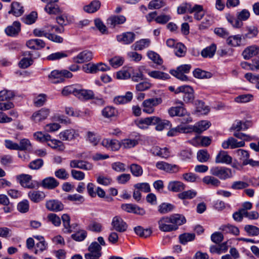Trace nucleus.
<instances>
[{"label": "nucleus", "instance_id": "f257e3e1", "mask_svg": "<svg viewBox=\"0 0 259 259\" xmlns=\"http://www.w3.org/2000/svg\"><path fill=\"white\" fill-rule=\"evenodd\" d=\"M186 222L184 215L175 213L161 218L158 221V228L162 232H168L178 229L179 226Z\"/></svg>", "mask_w": 259, "mask_h": 259}, {"label": "nucleus", "instance_id": "f03ea898", "mask_svg": "<svg viewBox=\"0 0 259 259\" xmlns=\"http://www.w3.org/2000/svg\"><path fill=\"white\" fill-rule=\"evenodd\" d=\"M210 174L222 180H226L232 178L235 172L231 169L225 166H215L210 169Z\"/></svg>", "mask_w": 259, "mask_h": 259}, {"label": "nucleus", "instance_id": "7ed1b4c3", "mask_svg": "<svg viewBox=\"0 0 259 259\" xmlns=\"http://www.w3.org/2000/svg\"><path fill=\"white\" fill-rule=\"evenodd\" d=\"M168 112L169 115L172 117L175 116L185 117L182 119V123L186 124L192 121V118L183 106L172 107L168 109Z\"/></svg>", "mask_w": 259, "mask_h": 259}, {"label": "nucleus", "instance_id": "20e7f679", "mask_svg": "<svg viewBox=\"0 0 259 259\" xmlns=\"http://www.w3.org/2000/svg\"><path fill=\"white\" fill-rule=\"evenodd\" d=\"M162 102L161 98H151L144 100L142 103L143 112L152 114L154 112V107L158 106Z\"/></svg>", "mask_w": 259, "mask_h": 259}, {"label": "nucleus", "instance_id": "39448f33", "mask_svg": "<svg viewBox=\"0 0 259 259\" xmlns=\"http://www.w3.org/2000/svg\"><path fill=\"white\" fill-rule=\"evenodd\" d=\"M178 92L183 93V101L186 103H190L193 102L194 99V90L189 85H182L179 87Z\"/></svg>", "mask_w": 259, "mask_h": 259}, {"label": "nucleus", "instance_id": "423d86ee", "mask_svg": "<svg viewBox=\"0 0 259 259\" xmlns=\"http://www.w3.org/2000/svg\"><path fill=\"white\" fill-rule=\"evenodd\" d=\"M102 247L97 242H92L88 247L89 253H85V259H91V257H100L102 255Z\"/></svg>", "mask_w": 259, "mask_h": 259}, {"label": "nucleus", "instance_id": "0eeeda50", "mask_svg": "<svg viewBox=\"0 0 259 259\" xmlns=\"http://www.w3.org/2000/svg\"><path fill=\"white\" fill-rule=\"evenodd\" d=\"M113 230L118 232H124L127 228V224L118 215L113 217L111 222Z\"/></svg>", "mask_w": 259, "mask_h": 259}, {"label": "nucleus", "instance_id": "6e6552de", "mask_svg": "<svg viewBox=\"0 0 259 259\" xmlns=\"http://www.w3.org/2000/svg\"><path fill=\"white\" fill-rule=\"evenodd\" d=\"M136 38V34L133 32L128 31L116 36V39L123 45H130L133 43Z\"/></svg>", "mask_w": 259, "mask_h": 259}, {"label": "nucleus", "instance_id": "1a4fd4ad", "mask_svg": "<svg viewBox=\"0 0 259 259\" xmlns=\"http://www.w3.org/2000/svg\"><path fill=\"white\" fill-rule=\"evenodd\" d=\"M93 53L89 50H84L73 58V61L76 63L81 64L90 61L93 59Z\"/></svg>", "mask_w": 259, "mask_h": 259}, {"label": "nucleus", "instance_id": "9d476101", "mask_svg": "<svg viewBox=\"0 0 259 259\" xmlns=\"http://www.w3.org/2000/svg\"><path fill=\"white\" fill-rule=\"evenodd\" d=\"M189 13L193 14L194 19L198 21L202 19L205 14L202 5L195 4L193 6L191 4Z\"/></svg>", "mask_w": 259, "mask_h": 259}, {"label": "nucleus", "instance_id": "9b49d317", "mask_svg": "<svg viewBox=\"0 0 259 259\" xmlns=\"http://www.w3.org/2000/svg\"><path fill=\"white\" fill-rule=\"evenodd\" d=\"M17 180L20 185L29 189H33L35 187L34 184L31 182L32 176L27 174H21L16 177Z\"/></svg>", "mask_w": 259, "mask_h": 259}, {"label": "nucleus", "instance_id": "f8f14e48", "mask_svg": "<svg viewBox=\"0 0 259 259\" xmlns=\"http://www.w3.org/2000/svg\"><path fill=\"white\" fill-rule=\"evenodd\" d=\"M69 165L71 168H78L86 170H91L93 167V164L90 162L80 160H71Z\"/></svg>", "mask_w": 259, "mask_h": 259}, {"label": "nucleus", "instance_id": "ddd939ff", "mask_svg": "<svg viewBox=\"0 0 259 259\" xmlns=\"http://www.w3.org/2000/svg\"><path fill=\"white\" fill-rule=\"evenodd\" d=\"M126 21L125 17L123 15H114L110 17L107 20V25L112 28L123 24Z\"/></svg>", "mask_w": 259, "mask_h": 259}, {"label": "nucleus", "instance_id": "4468645a", "mask_svg": "<svg viewBox=\"0 0 259 259\" xmlns=\"http://www.w3.org/2000/svg\"><path fill=\"white\" fill-rule=\"evenodd\" d=\"M46 207L50 211L58 212L63 209L64 205L58 200L52 199L46 202Z\"/></svg>", "mask_w": 259, "mask_h": 259}, {"label": "nucleus", "instance_id": "2eb2a0df", "mask_svg": "<svg viewBox=\"0 0 259 259\" xmlns=\"http://www.w3.org/2000/svg\"><path fill=\"white\" fill-rule=\"evenodd\" d=\"M50 113V109L46 108H42L39 110L33 113L31 119L35 122H39L46 119Z\"/></svg>", "mask_w": 259, "mask_h": 259}, {"label": "nucleus", "instance_id": "dca6fc26", "mask_svg": "<svg viewBox=\"0 0 259 259\" xmlns=\"http://www.w3.org/2000/svg\"><path fill=\"white\" fill-rule=\"evenodd\" d=\"M94 94L92 90H84L77 85L75 97L80 100H88L94 98Z\"/></svg>", "mask_w": 259, "mask_h": 259}, {"label": "nucleus", "instance_id": "f3484780", "mask_svg": "<svg viewBox=\"0 0 259 259\" xmlns=\"http://www.w3.org/2000/svg\"><path fill=\"white\" fill-rule=\"evenodd\" d=\"M59 181L55 178L49 177L44 179L41 181V185L45 189L52 190L57 188L59 185Z\"/></svg>", "mask_w": 259, "mask_h": 259}, {"label": "nucleus", "instance_id": "a211bd4d", "mask_svg": "<svg viewBox=\"0 0 259 259\" xmlns=\"http://www.w3.org/2000/svg\"><path fill=\"white\" fill-rule=\"evenodd\" d=\"M156 119H157L154 118V116H151L137 120L135 121V124L141 129H146L149 125H153V123H155Z\"/></svg>", "mask_w": 259, "mask_h": 259}, {"label": "nucleus", "instance_id": "6ab92c4d", "mask_svg": "<svg viewBox=\"0 0 259 259\" xmlns=\"http://www.w3.org/2000/svg\"><path fill=\"white\" fill-rule=\"evenodd\" d=\"M232 158L225 151H220L216 156L215 162L216 163L230 164Z\"/></svg>", "mask_w": 259, "mask_h": 259}, {"label": "nucleus", "instance_id": "aec40b11", "mask_svg": "<svg viewBox=\"0 0 259 259\" xmlns=\"http://www.w3.org/2000/svg\"><path fill=\"white\" fill-rule=\"evenodd\" d=\"M59 136L63 141H71L78 136V134L73 129H68L61 132Z\"/></svg>", "mask_w": 259, "mask_h": 259}, {"label": "nucleus", "instance_id": "412c9836", "mask_svg": "<svg viewBox=\"0 0 259 259\" xmlns=\"http://www.w3.org/2000/svg\"><path fill=\"white\" fill-rule=\"evenodd\" d=\"M28 197L32 202L38 203L45 199L46 195L42 191L32 190L28 192Z\"/></svg>", "mask_w": 259, "mask_h": 259}, {"label": "nucleus", "instance_id": "4be33fe9", "mask_svg": "<svg viewBox=\"0 0 259 259\" xmlns=\"http://www.w3.org/2000/svg\"><path fill=\"white\" fill-rule=\"evenodd\" d=\"M21 30V24L18 21H15L12 25L8 26L5 29L6 34L11 36L17 35Z\"/></svg>", "mask_w": 259, "mask_h": 259}, {"label": "nucleus", "instance_id": "5701e85b", "mask_svg": "<svg viewBox=\"0 0 259 259\" xmlns=\"http://www.w3.org/2000/svg\"><path fill=\"white\" fill-rule=\"evenodd\" d=\"M27 46L33 50H40L46 46L45 41L40 39H32L26 42Z\"/></svg>", "mask_w": 259, "mask_h": 259}, {"label": "nucleus", "instance_id": "b1692460", "mask_svg": "<svg viewBox=\"0 0 259 259\" xmlns=\"http://www.w3.org/2000/svg\"><path fill=\"white\" fill-rule=\"evenodd\" d=\"M185 185L180 181H174L168 183L167 189L169 191L178 192L184 190Z\"/></svg>", "mask_w": 259, "mask_h": 259}, {"label": "nucleus", "instance_id": "393cba45", "mask_svg": "<svg viewBox=\"0 0 259 259\" xmlns=\"http://www.w3.org/2000/svg\"><path fill=\"white\" fill-rule=\"evenodd\" d=\"M24 13L23 7L17 2H14L11 4V9L9 11V14H12L15 16H20Z\"/></svg>", "mask_w": 259, "mask_h": 259}, {"label": "nucleus", "instance_id": "a878e982", "mask_svg": "<svg viewBox=\"0 0 259 259\" xmlns=\"http://www.w3.org/2000/svg\"><path fill=\"white\" fill-rule=\"evenodd\" d=\"M132 99V93L127 92L124 96H119L115 97L114 102L116 104H123L130 102Z\"/></svg>", "mask_w": 259, "mask_h": 259}, {"label": "nucleus", "instance_id": "bb28decb", "mask_svg": "<svg viewBox=\"0 0 259 259\" xmlns=\"http://www.w3.org/2000/svg\"><path fill=\"white\" fill-rule=\"evenodd\" d=\"M50 81L53 83H58L64 81V78L62 77V72L58 70L52 71L49 75Z\"/></svg>", "mask_w": 259, "mask_h": 259}, {"label": "nucleus", "instance_id": "cd10ccee", "mask_svg": "<svg viewBox=\"0 0 259 259\" xmlns=\"http://www.w3.org/2000/svg\"><path fill=\"white\" fill-rule=\"evenodd\" d=\"M202 182L206 185H210L213 187H218L221 185V181L217 178L211 176H207L202 179Z\"/></svg>", "mask_w": 259, "mask_h": 259}, {"label": "nucleus", "instance_id": "c85d7f7f", "mask_svg": "<svg viewBox=\"0 0 259 259\" xmlns=\"http://www.w3.org/2000/svg\"><path fill=\"white\" fill-rule=\"evenodd\" d=\"M217 47L214 44H212L209 46L203 49L201 55L203 58H212L216 51Z\"/></svg>", "mask_w": 259, "mask_h": 259}, {"label": "nucleus", "instance_id": "c756f323", "mask_svg": "<svg viewBox=\"0 0 259 259\" xmlns=\"http://www.w3.org/2000/svg\"><path fill=\"white\" fill-rule=\"evenodd\" d=\"M150 44V40L149 39H142L136 41L133 46L134 50L141 51L148 48Z\"/></svg>", "mask_w": 259, "mask_h": 259}, {"label": "nucleus", "instance_id": "7c9ffc66", "mask_svg": "<svg viewBox=\"0 0 259 259\" xmlns=\"http://www.w3.org/2000/svg\"><path fill=\"white\" fill-rule=\"evenodd\" d=\"M154 118L157 119L155 120V123H153V125H156L155 129L157 131H161L167 126H171V124L168 120H162L157 116H154Z\"/></svg>", "mask_w": 259, "mask_h": 259}, {"label": "nucleus", "instance_id": "2f4dec72", "mask_svg": "<svg viewBox=\"0 0 259 259\" xmlns=\"http://www.w3.org/2000/svg\"><path fill=\"white\" fill-rule=\"evenodd\" d=\"M101 6V3L99 1L94 0L92 1L89 5L85 6L83 10L88 13H93L96 12Z\"/></svg>", "mask_w": 259, "mask_h": 259}, {"label": "nucleus", "instance_id": "473e14b6", "mask_svg": "<svg viewBox=\"0 0 259 259\" xmlns=\"http://www.w3.org/2000/svg\"><path fill=\"white\" fill-rule=\"evenodd\" d=\"M48 145L52 148L59 151H63L65 149V145L63 143L58 140L51 139L48 142Z\"/></svg>", "mask_w": 259, "mask_h": 259}, {"label": "nucleus", "instance_id": "72a5a7b5", "mask_svg": "<svg viewBox=\"0 0 259 259\" xmlns=\"http://www.w3.org/2000/svg\"><path fill=\"white\" fill-rule=\"evenodd\" d=\"M257 53L258 50L256 47L250 46L245 49L243 51L242 55L245 59L247 60L256 55Z\"/></svg>", "mask_w": 259, "mask_h": 259}, {"label": "nucleus", "instance_id": "f704fd0d", "mask_svg": "<svg viewBox=\"0 0 259 259\" xmlns=\"http://www.w3.org/2000/svg\"><path fill=\"white\" fill-rule=\"evenodd\" d=\"M193 74L195 78L199 79L210 78L212 76V74L210 72L199 68L195 69L193 72Z\"/></svg>", "mask_w": 259, "mask_h": 259}, {"label": "nucleus", "instance_id": "c9c22d12", "mask_svg": "<svg viewBox=\"0 0 259 259\" xmlns=\"http://www.w3.org/2000/svg\"><path fill=\"white\" fill-rule=\"evenodd\" d=\"M235 153L242 161V165L245 166V162H246L249 158V152L245 150L239 149L235 151Z\"/></svg>", "mask_w": 259, "mask_h": 259}, {"label": "nucleus", "instance_id": "e433bc0d", "mask_svg": "<svg viewBox=\"0 0 259 259\" xmlns=\"http://www.w3.org/2000/svg\"><path fill=\"white\" fill-rule=\"evenodd\" d=\"M242 37L239 34L230 36L227 39L228 45L232 47H238L240 45Z\"/></svg>", "mask_w": 259, "mask_h": 259}, {"label": "nucleus", "instance_id": "4c0bfd02", "mask_svg": "<svg viewBox=\"0 0 259 259\" xmlns=\"http://www.w3.org/2000/svg\"><path fill=\"white\" fill-rule=\"evenodd\" d=\"M220 230L225 233H231L236 236L239 234V229L237 227L231 225L222 226L220 228Z\"/></svg>", "mask_w": 259, "mask_h": 259}, {"label": "nucleus", "instance_id": "58836bf2", "mask_svg": "<svg viewBox=\"0 0 259 259\" xmlns=\"http://www.w3.org/2000/svg\"><path fill=\"white\" fill-rule=\"evenodd\" d=\"M193 142L197 143H200L202 147H208L211 143V139L208 137L196 136L193 139Z\"/></svg>", "mask_w": 259, "mask_h": 259}, {"label": "nucleus", "instance_id": "ea45409f", "mask_svg": "<svg viewBox=\"0 0 259 259\" xmlns=\"http://www.w3.org/2000/svg\"><path fill=\"white\" fill-rule=\"evenodd\" d=\"M148 74L150 77L155 79L166 80L170 78V76L168 74L160 71L155 70L150 71L148 73Z\"/></svg>", "mask_w": 259, "mask_h": 259}, {"label": "nucleus", "instance_id": "a19ab883", "mask_svg": "<svg viewBox=\"0 0 259 259\" xmlns=\"http://www.w3.org/2000/svg\"><path fill=\"white\" fill-rule=\"evenodd\" d=\"M226 18L234 28H239L243 25L242 22L229 13L226 14Z\"/></svg>", "mask_w": 259, "mask_h": 259}, {"label": "nucleus", "instance_id": "79ce46f5", "mask_svg": "<svg viewBox=\"0 0 259 259\" xmlns=\"http://www.w3.org/2000/svg\"><path fill=\"white\" fill-rule=\"evenodd\" d=\"M32 146L30 141L27 139H21L18 144V150L29 151L31 149Z\"/></svg>", "mask_w": 259, "mask_h": 259}, {"label": "nucleus", "instance_id": "37998d69", "mask_svg": "<svg viewBox=\"0 0 259 259\" xmlns=\"http://www.w3.org/2000/svg\"><path fill=\"white\" fill-rule=\"evenodd\" d=\"M197 192L194 190H189L183 191L178 194V197L181 199H191L197 195Z\"/></svg>", "mask_w": 259, "mask_h": 259}, {"label": "nucleus", "instance_id": "c03bdc74", "mask_svg": "<svg viewBox=\"0 0 259 259\" xmlns=\"http://www.w3.org/2000/svg\"><path fill=\"white\" fill-rule=\"evenodd\" d=\"M196 128V133L201 134L203 131H206L210 125V122L206 120H201L195 124Z\"/></svg>", "mask_w": 259, "mask_h": 259}, {"label": "nucleus", "instance_id": "a18cd8bd", "mask_svg": "<svg viewBox=\"0 0 259 259\" xmlns=\"http://www.w3.org/2000/svg\"><path fill=\"white\" fill-rule=\"evenodd\" d=\"M195 235L194 233H185L179 236L180 242L182 244H186L188 242L194 240Z\"/></svg>", "mask_w": 259, "mask_h": 259}, {"label": "nucleus", "instance_id": "49530a36", "mask_svg": "<svg viewBox=\"0 0 259 259\" xmlns=\"http://www.w3.org/2000/svg\"><path fill=\"white\" fill-rule=\"evenodd\" d=\"M15 96L13 91L4 90L0 91V101H4L13 99Z\"/></svg>", "mask_w": 259, "mask_h": 259}, {"label": "nucleus", "instance_id": "de8ad7c7", "mask_svg": "<svg viewBox=\"0 0 259 259\" xmlns=\"http://www.w3.org/2000/svg\"><path fill=\"white\" fill-rule=\"evenodd\" d=\"M244 230L249 236H256L259 235V228L255 226L251 225H245Z\"/></svg>", "mask_w": 259, "mask_h": 259}, {"label": "nucleus", "instance_id": "09e8293b", "mask_svg": "<svg viewBox=\"0 0 259 259\" xmlns=\"http://www.w3.org/2000/svg\"><path fill=\"white\" fill-rule=\"evenodd\" d=\"M121 147L123 148H131L136 146L138 142L135 139H125L121 141Z\"/></svg>", "mask_w": 259, "mask_h": 259}, {"label": "nucleus", "instance_id": "8fccbe9b", "mask_svg": "<svg viewBox=\"0 0 259 259\" xmlns=\"http://www.w3.org/2000/svg\"><path fill=\"white\" fill-rule=\"evenodd\" d=\"M166 5L164 0H152L148 4V8L150 10L159 9Z\"/></svg>", "mask_w": 259, "mask_h": 259}, {"label": "nucleus", "instance_id": "3c124183", "mask_svg": "<svg viewBox=\"0 0 259 259\" xmlns=\"http://www.w3.org/2000/svg\"><path fill=\"white\" fill-rule=\"evenodd\" d=\"M197 158L199 162H205L209 160L210 155L206 150H200L197 152Z\"/></svg>", "mask_w": 259, "mask_h": 259}, {"label": "nucleus", "instance_id": "603ef678", "mask_svg": "<svg viewBox=\"0 0 259 259\" xmlns=\"http://www.w3.org/2000/svg\"><path fill=\"white\" fill-rule=\"evenodd\" d=\"M45 10L49 14H58L61 13V10L59 6L55 4H47Z\"/></svg>", "mask_w": 259, "mask_h": 259}, {"label": "nucleus", "instance_id": "864d4df0", "mask_svg": "<svg viewBox=\"0 0 259 259\" xmlns=\"http://www.w3.org/2000/svg\"><path fill=\"white\" fill-rule=\"evenodd\" d=\"M102 113L104 117L109 118L115 116L117 111L114 107L107 106L103 109Z\"/></svg>", "mask_w": 259, "mask_h": 259}, {"label": "nucleus", "instance_id": "5fc2aeb1", "mask_svg": "<svg viewBox=\"0 0 259 259\" xmlns=\"http://www.w3.org/2000/svg\"><path fill=\"white\" fill-rule=\"evenodd\" d=\"M148 57L153 62L158 65H161L162 63V59L160 58V56L152 51H149L147 52Z\"/></svg>", "mask_w": 259, "mask_h": 259}, {"label": "nucleus", "instance_id": "6e6d98bb", "mask_svg": "<svg viewBox=\"0 0 259 259\" xmlns=\"http://www.w3.org/2000/svg\"><path fill=\"white\" fill-rule=\"evenodd\" d=\"M182 178L188 182L194 183L200 180L199 177L192 172L185 173L182 175Z\"/></svg>", "mask_w": 259, "mask_h": 259}, {"label": "nucleus", "instance_id": "4d7b16f0", "mask_svg": "<svg viewBox=\"0 0 259 259\" xmlns=\"http://www.w3.org/2000/svg\"><path fill=\"white\" fill-rule=\"evenodd\" d=\"M249 186V184L244 181H236L233 182L231 186V188L235 190H239L245 189Z\"/></svg>", "mask_w": 259, "mask_h": 259}, {"label": "nucleus", "instance_id": "13d9d810", "mask_svg": "<svg viewBox=\"0 0 259 259\" xmlns=\"http://www.w3.org/2000/svg\"><path fill=\"white\" fill-rule=\"evenodd\" d=\"M134 231L136 234L139 235L140 237L144 238L149 237L151 234V231L150 229L144 230L141 226L135 227Z\"/></svg>", "mask_w": 259, "mask_h": 259}, {"label": "nucleus", "instance_id": "bf43d9fd", "mask_svg": "<svg viewBox=\"0 0 259 259\" xmlns=\"http://www.w3.org/2000/svg\"><path fill=\"white\" fill-rule=\"evenodd\" d=\"M237 143V140L235 139L230 137L227 140L224 141L222 144V146L224 149H228L230 147L232 149L236 148V146Z\"/></svg>", "mask_w": 259, "mask_h": 259}, {"label": "nucleus", "instance_id": "052dcab7", "mask_svg": "<svg viewBox=\"0 0 259 259\" xmlns=\"http://www.w3.org/2000/svg\"><path fill=\"white\" fill-rule=\"evenodd\" d=\"M44 165V160L39 158L31 161L28 164V167L33 170L40 169Z\"/></svg>", "mask_w": 259, "mask_h": 259}, {"label": "nucleus", "instance_id": "680f3d73", "mask_svg": "<svg viewBox=\"0 0 259 259\" xmlns=\"http://www.w3.org/2000/svg\"><path fill=\"white\" fill-rule=\"evenodd\" d=\"M34 138L39 142H45L50 140L51 136L48 134H44L41 132H37L34 134Z\"/></svg>", "mask_w": 259, "mask_h": 259}, {"label": "nucleus", "instance_id": "e2e57ef3", "mask_svg": "<svg viewBox=\"0 0 259 259\" xmlns=\"http://www.w3.org/2000/svg\"><path fill=\"white\" fill-rule=\"evenodd\" d=\"M83 70L88 73H94L98 71V63H88L82 66Z\"/></svg>", "mask_w": 259, "mask_h": 259}, {"label": "nucleus", "instance_id": "0e129e2a", "mask_svg": "<svg viewBox=\"0 0 259 259\" xmlns=\"http://www.w3.org/2000/svg\"><path fill=\"white\" fill-rule=\"evenodd\" d=\"M174 208L171 204L163 203L158 206V211L160 213L164 214L172 211Z\"/></svg>", "mask_w": 259, "mask_h": 259}, {"label": "nucleus", "instance_id": "69168bd1", "mask_svg": "<svg viewBox=\"0 0 259 259\" xmlns=\"http://www.w3.org/2000/svg\"><path fill=\"white\" fill-rule=\"evenodd\" d=\"M175 48V53L177 56L181 57L185 55L186 49L183 44L177 43Z\"/></svg>", "mask_w": 259, "mask_h": 259}, {"label": "nucleus", "instance_id": "338daca9", "mask_svg": "<svg viewBox=\"0 0 259 259\" xmlns=\"http://www.w3.org/2000/svg\"><path fill=\"white\" fill-rule=\"evenodd\" d=\"M130 170L132 174L135 177H140L143 174L142 167L137 164H132L130 166Z\"/></svg>", "mask_w": 259, "mask_h": 259}, {"label": "nucleus", "instance_id": "774afa93", "mask_svg": "<svg viewBox=\"0 0 259 259\" xmlns=\"http://www.w3.org/2000/svg\"><path fill=\"white\" fill-rule=\"evenodd\" d=\"M37 16V13L35 12H32L30 14L23 17L22 20L25 24L30 25L35 22Z\"/></svg>", "mask_w": 259, "mask_h": 259}]
</instances>
